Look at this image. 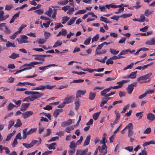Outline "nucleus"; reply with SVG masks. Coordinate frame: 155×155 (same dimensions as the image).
Here are the masks:
<instances>
[{"label": "nucleus", "mask_w": 155, "mask_h": 155, "mask_svg": "<svg viewBox=\"0 0 155 155\" xmlns=\"http://www.w3.org/2000/svg\"><path fill=\"white\" fill-rule=\"evenodd\" d=\"M41 138H39V141L37 140H33L30 143H24L23 145L26 148L29 149L33 147L34 145L36 143L37 145H39L41 143Z\"/></svg>", "instance_id": "obj_1"}, {"label": "nucleus", "mask_w": 155, "mask_h": 155, "mask_svg": "<svg viewBox=\"0 0 155 155\" xmlns=\"http://www.w3.org/2000/svg\"><path fill=\"white\" fill-rule=\"evenodd\" d=\"M44 59H40L39 61H33L30 62L29 64H26L22 66V67L26 66H32L34 67V65L39 64L42 63Z\"/></svg>", "instance_id": "obj_2"}, {"label": "nucleus", "mask_w": 155, "mask_h": 155, "mask_svg": "<svg viewBox=\"0 0 155 155\" xmlns=\"http://www.w3.org/2000/svg\"><path fill=\"white\" fill-rule=\"evenodd\" d=\"M137 82H135L128 85V87L126 88L128 93L131 94L134 89V87L137 86Z\"/></svg>", "instance_id": "obj_3"}, {"label": "nucleus", "mask_w": 155, "mask_h": 155, "mask_svg": "<svg viewBox=\"0 0 155 155\" xmlns=\"http://www.w3.org/2000/svg\"><path fill=\"white\" fill-rule=\"evenodd\" d=\"M152 74L151 73H149L145 75L142 76L137 78V81L140 83H142V82L141 81L145 80L148 79L149 77Z\"/></svg>", "instance_id": "obj_4"}, {"label": "nucleus", "mask_w": 155, "mask_h": 155, "mask_svg": "<svg viewBox=\"0 0 155 155\" xmlns=\"http://www.w3.org/2000/svg\"><path fill=\"white\" fill-rule=\"evenodd\" d=\"M21 39L17 38V41L19 44H21L23 43H25L28 42L27 40L25 39L28 38V37L26 35H22L21 36Z\"/></svg>", "instance_id": "obj_5"}, {"label": "nucleus", "mask_w": 155, "mask_h": 155, "mask_svg": "<svg viewBox=\"0 0 155 155\" xmlns=\"http://www.w3.org/2000/svg\"><path fill=\"white\" fill-rule=\"evenodd\" d=\"M74 98V96L73 95L67 97L64 99V103L65 104L71 103L73 101Z\"/></svg>", "instance_id": "obj_6"}, {"label": "nucleus", "mask_w": 155, "mask_h": 155, "mask_svg": "<svg viewBox=\"0 0 155 155\" xmlns=\"http://www.w3.org/2000/svg\"><path fill=\"white\" fill-rule=\"evenodd\" d=\"M33 113V112L32 111H28L23 113L22 116L24 119H26L32 115Z\"/></svg>", "instance_id": "obj_7"}, {"label": "nucleus", "mask_w": 155, "mask_h": 155, "mask_svg": "<svg viewBox=\"0 0 155 155\" xmlns=\"http://www.w3.org/2000/svg\"><path fill=\"white\" fill-rule=\"evenodd\" d=\"M86 92V90H79L77 91L76 94V97L78 98L81 97V95H84Z\"/></svg>", "instance_id": "obj_8"}, {"label": "nucleus", "mask_w": 155, "mask_h": 155, "mask_svg": "<svg viewBox=\"0 0 155 155\" xmlns=\"http://www.w3.org/2000/svg\"><path fill=\"white\" fill-rule=\"evenodd\" d=\"M4 12L3 11H0V22L5 20L9 17L8 14L6 15L5 16L4 15Z\"/></svg>", "instance_id": "obj_9"}, {"label": "nucleus", "mask_w": 155, "mask_h": 155, "mask_svg": "<svg viewBox=\"0 0 155 155\" xmlns=\"http://www.w3.org/2000/svg\"><path fill=\"white\" fill-rule=\"evenodd\" d=\"M30 103H23L21 104L20 108L21 111H25L28 107Z\"/></svg>", "instance_id": "obj_10"}, {"label": "nucleus", "mask_w": 155, "mask_h": 155, "mask_svg": "<svg viewBox=\"0 0 155 155\" xmlns=\"http://www.w3.org/2000/svg\"><path fill=\"white\" fill-rule=\"evenodd\" d=\"M32 95V96L34 100L41 97L43 95V94L38 92L34 91V94Z\"/></svg>", "instance_id": "obj_11"}, {"label": "nucleus", "mask_w": 155, "mask_h": 155, "mask_svg": "<svg viewBox=\"0 0 155 155\" xmlns=\"http://www.w3.org/2000/svg\"><path fill=\"white\" fill-rule=\"evenodd\" d=\"M73 120L71 119H69L67 121H64L61 124V126L62 127H64L69 125L73 123Z\"/></svg>", "instance_id": "obj_12"}, {"label": "nucleus", "mask_w": 155, "mask_h": 155, "mask_svg": "<svg viewBox=\"0 0 155 155\" xmlns=\"http://www.w3.org/2000/svg\"><path fill=\"white\" fill-rule=\"evenodd\" d=\"M110 90V88L109 87L105 89L102 91L101 92V94L102 96H104L105 97H108L106 95H107V93L109 92Z\"/></svg>", "instance_id": "obj_13"}, {"label": "nucleus", "mask_w": 155, "mask_h": 155, "mask_svg": "<svg viewBox=\"0 0 155 155\" xmlns=\"http://www.w3.org/2000/svg\"><path fill=\"white\" fill-rule=\"evenodd\" d=\"M45 89H48V85H47L46 86L41 85L38 87H36L35 88L32 89L33 90H43Z\"/></svg>", "instance_id": "obj_14"}, {"label": "nucleus", "mask_w": 155, "mask_h": 155, "mask_svg": "<svg viewBox=\"0 0 155 155\" xmlns=\"http://www.w3.org/2000/svg\"><path fill=\"white\" fill-rule=\"evenodd\" d=\"M147 118L149 120L153 121L155 119V116L153 114L149 113L147 114Z\"/></svg>", "instance_id": "obj_15"}, {"label": "nucleus", "mask_w": 155, "mask_h": 155, "mask_svg": "<svg viewBox=\"0 0 155 155\" xmlns=\"http://www.w3.org/2000/svg\"><path fill=\"white\" fill-rule=\"evenodd\" d=\"M22 133L23 139H25L26 138L27 135H30L29 131H28V129L27 128L23 130Z\"/></svg>", "instance_id": "obj_16"}, {"label": "nucleus", "mask_w": 155, "mask_h": 155, "mask_svg": "<svg viewBox=\"0 0 155 155\" xmlns=\"http://www.w3.org/2000/svg\"><path fill=\"white\" fill-rule=\"evenodd\" d=\"M146 45H155V38H152L150 40L147 41L145 43Z\"/></svg>", "instance_id": "obj_17"}, {"label": "nucleus", "mask_w": 155, "mask_h": 155, "mask_svg": "<svg viewBox=\"0 0 155 155\" xmlns=\"http://www.w3.org/2000/svg\"><path fill=\"white\" fill-rule=\"evenodd\" d=\"M74 104H75V109L76 110H77L80 106V103L79 99H76L74 101Z\"/></svg>", "instance_id": "obj_18"}, {"label": "nucleus", "mask_w": 155, "mask_h": 155, "mask_svg": "<svg viewBox=\"0 0 155 155\" xmlns=\"http://www.w3.org/2000/svg\"><path fill=\"white\" fill-rule=\"evenodd\" d=\"M63 111V110L62 109H57L55 110L53 114V115L55 117H57L58 115L60 113Z\"/></svg>", "instance_id": "obj_19"}, {"label": "nucleus", "mask_w": 155, "mask_h": 155, "mask_svg": "<svg viewBox=\"0 0 155 155\" xmlns=\"http://www.w3.org/2000/svg\"><path fill=\"white\" fill-rule=\"evenodd\" d=\"M103 46V45L102 44H102H101L99 45H98V47L97 48V49H96V50L95 54H103V53H105V52H106V51H103V52H100V53H98L97 51V50H101V48Z\"/></svg>", "instance_id": "obj_20"}, {"label": "nucleus", "mask_w": 155, "mask_h": 155, "mask_svg": "<svg viewBox=\"0 0 155 155\" xmlns=\"http://www.w3.org/2000/svg\"><path fill=\"white\" fill-rule=\"evenodd\" d=\"M90 138L91 136L90 135H88L87 136L83 144V146H87L89 143Z\"/></svg>", "instance_id": "obj_21"}, {"label": "nucleus", "mask_w": 155, "mask_h": 155, "mask_svg": "<svg viewBox=\"0 0 155 155\" xmlns=\"http://www.w3.org/2000/svg\"><path fill=\"white\" fill-rule=\"evenodd\" d=\"M16 107V105H14L12 103H10L7 107L8 110H10L13 109L14 107Z\"/></svg>", "instance_id": "obj_22"}, {"label": "nucleus", "mask_w": 155, "mask_h": 155, "mask_svg": "<svg viewBox=\"0 0 155 155\" xmlns=\"http://www.w3.org/2000/svg\"><path fill=\"white\" fill-rule=\"evenodd\" d=\"M96 95V93L90 92L89 96V99L91 100H93L95 97Z\"/></svg>", "instance_id": "obj_23"}, {"label": "nucleus", "mask_w": 155, "mask_h": 155, "mask_svg": "<svg viewBox=\"0 0 155 155\" xmlns=\"http://www.w3.org/2000/svg\"><path fill=\"white\" fill-rule=\"evenodd\" d=\"M34 101V99L32 97V96H29L28 97L25 98L23 100V101L29 102L33 101Z\"/></svg>", "instance_id": "obj_24"}, {"label": "nucleus", "mask_w": 155, "mask_h": 155, "mask_svg": "<svg viewBox=\"0 0 155 155\" xmlns=\"http://www.w3.org/2000/svg\"><path fill=\"white\" fill-rule=\"evenodd\" d=\"M12 101L15 104V105L16 107H18L20 105L22 101L21 100L16 101L15 100H12Z\"/></svg>", "instance_id": "obj_25"}, {"label": "nucleus", "mask_w": 155, "mask_h": 155, "mask_svg": "<svg viewBox=\"0 0 155 155\" xmlns=\"http://www.w3.org/2000/svg\"><path fill=\"white\" fill-rule=\"evenodd\" d=\"M100 21H103L106 23H110V21H108L107 19L103 16H101L100 18Z\"/></svg>", "instance_id": "obj_26"}, {"label": "nucleus", "mask_w": 155, "mask_h": 155, "mask_svg": "<svg viewBox=\"0 0 155 155\" xmlns=\"http://www.w3.org/2000/svg\"><path fill=\"white\" fill-rule=\"evenodd\" d=\"M76 19V17H73L71 18L69 21L67 23V25H70L73 24Z\"/></svg>", "instance_id": "obj_27"}, {"label": "nucleus", "mask_w": 155, "mask_h": 155, "mask_svg": "<svg viewBox=\"0 0 155 155\" xmlns=\"http://www.w3.org/2000/svg\"><path fill=\"white\" fill-rule=\"evenodd\" d=\"M137 71H134L132 72L130 74L127 76V77L128 78H130L134 79L136 77V75H135L136 74Z\"/></svg>", "instance_id": "obj_28"}, {"label": "nucleus", "mask_w": 155, "mask_h": 155, "mask_svg": "<svg viewBox=\"0 0 155 155\" xmlns=\"http://www.w3.org/2000/svg\"><path fill=\"white\" fill-rule=\"evenodd\" d=\"M22 125V123L19 119H17L16 124L15 125L14 127H20Z\"/></svg>", "instance_id": "obj_29"}, {"label": "nucleus", "mask_w": 155, "mask_h": 155, "mask_svg": "<svg viewBox=\"0 0 155 155\" xmlns=\"http://www.w3.org/2000/svg\"><path fill=\"white\" fill-rule=\"evenodd\" d=\"M76 143L74 141H72L70 143L69 147L71 149H75L76 147Z\"/></svg>", "instance_id": "obj_30"}, {"label": "nucleus", "mask_w": 155, "mask_h": 155, "mask_svg": "<svg viewBox=\"0 0 155 155\" xmlns=\"http://www.w3.org/2000/svg\"><path fill=\"white\" fill-rule=\"evenodd\" d=\"M75 126H71L69 127H67L65 129V131L68 133H69L71 132V130H73L74 129V127Z\"/></svg>", "instance_id": "obj_31"}, {"label": "nucleus", "mask_w": 155, "mask_h": 155, "mask_svg": "<svg viewBox=\"0 0 155 155\" xmlns=\"http://www.w3.org/2000/svg\"><path fill=\"white\" fill-rule=\"evenodd\" d=\"M6 45L7 47H16V46L14 43H12L9 41H7L6 44Z\"/></svg>", "instance_id": "obj_32"}, {"label": "nucleus", "mask_w": 155, "mask_h": 155, "mask_svg": "<svg viewBox=\"0 0 155 155\" xmlns=\"http://www.w3.org/2000/svg\"><path fill=\"white\" fill-rule=\"evenodd\" d=\"M100 113L101 112H99L93 114V118L94 120H96L97 119Z\"/></svg>", "instance_id": "obj_33"}, {"label": "nucleus", "mask_w": 155, "mask_h": 155, "mask_svg": "<svg viewBox=\"0 0 155 155\" xmlns=\"http://www.w3.org/2000/svg\"><path fill=\"white\" fill-rule=\"evenodd\" d=\"M62 44V43L61 41L59 40H58L56 41L54 45H53V47L55 48L58 46H60Z\"/></svg>", "instance_id": "obj_34"}, {"label": "nucleus", "mask_w": 155, "mask_h": 155, "mask_svg": "<svg viewBox=\"0 0 155 155\" xmlns=\"http://www.w3.org/2000/svg\"><path fill=\"white\" fill-rule=\"evenodd\" d=\"M38 43L40 44H44L46 41L43 38H38Z\"/></svg>", "instance_id": "obj_35"}, {"label": "nucleus", "mask_w": 155, "mask_h": 155, "mask_svg": "<svg viewBox=\"0 0 155 155\" xmlns=\"http://www.w3.org/2000/svg\"><path fill=\"white\" fill-rule=\"evenodd\" d=\"M14 121L13 120H10L9 123L8 125V128L9 130L14 125Z\"/></svg>", "instance_id": "obj_36"}, {"label": "nucleus", "mask_w": 155, "mask_h": 155, "mask_svg": "<svg viewBox=\"0 0 155 155\" xmlns=\"http://www.w3.org/2000/svg\"><path fill=\"white\" fill-rule=\"evenodd\" d=\"M57 145L55 143H53L49 144V150L54 149Z\"/></svg>", "instance_id": "obj_37"}, {"label": "nucleus", "mask_w": 155, "mask_h": 155, "mask_svg": "<svg viewBox=\"0 0 155 155\" xmlns=\"http://www.w3.org/2000/svg\"><path fill=\"white\" fill-rule=\"evenodd\" d=\"M69 19V18L67 16H65L62 18V21L61 23L64 24H65Z\"/></svg>", "instance_id": "obj_38"}, {"label": "nucleus", "mask_w": 155, "mask_h": 155, "mask_svg": "<svg viewBox=\"0 0 155 155\" xmlns=\"http://www.w3.org/2000/svg\"><path fill=\"white\" fill-rule=\"evenodd\" d=\"M107 147L106 144L103 145L102 147V148H101V150H100V151H101L103 150H104V151H103L102 152L103 155H104L107 153Z\"/></svg>", "instance_id": "obj_39"}, {"label": "nucleus", "mask_w": 155, "mask_h": 155, "mask_svg": "<svg viewBox=\"0 0 155 155\" xmlns=\"http://www.w3.org/2000/svg\"><path fill=\"white\" fill-rule=\"evenodd\" d=\"M32 57H35L34 58H39L42 57H48V55H33Z\"/></svg>", "instance_id": "obj_40"}, {"label": "nucleus", "mask_w": 155, "mask_h": 155, "mask_svg": "<svg viewBox=\"0 0 155 155\" xmlns=\"http://www.w3.org/2000/svg\"><path fill=\"white\" fill-rule=\"evenodd\" d=\"M68 2V0H65L63 1H61L60 2H58V4L59 5H65L67 4Z\"/></svg>", "instance_id": "obj_41"}, {"label": "nucleus", "mask_w": 155, "mask_h": 155, "mask_svg": "<svg viewBox=\"0 0 155 155\" xmlns=\"http://www.w3.org/2000/svg\"><path fill=\"white\" fill-rule=\"evenodd\" d=\"M153 11H150L148 9H147L145 10L144 12V15L147 17H148L153 12Z\"/></svg>", "instance_id": "obj_42"}, {"label": "nucleus", "mask_w": 155, "mask_h": 155, "mask_svg": "<svg viewBox=\"0 0 155 155\" xmlns=\"http://www.w3.org/2000/svg\"><path fill=\"white\" fill-rule=\"evenodd\" d=\"M86 12V11L85 9L80 10L77 12L75 13V15L78 14H81L85 13Z\"/></svg>", "instance_id": "obj_43"}, {"label": "nucleus", "mask_w": 155, "mask_h": 155, "mask_svg": "<svg viewBox=\"0 0 155 155\" xmlns=\"http://www.w3.org/2000/svg\"><path fill=\"white\" fill-rule=\"evenodd\" d=\"M145 17L143 15H140V18L138 19V21L142 22L144 21L145 19Z\"/></svg>", "instance_id": "obj_44"}, {"label": "nucleus", "mask_w": 155, "mask_h": 155, "mask_svg": "<svg viewBox=\"0 0 155 155\" xmlns=\"http://www.w3.org/2000/svg\"><path fill=\"white\" fill-rule=\"evenodd\" d=\"M19 57V54H16L15 53H13L12 54L9 56V57L11 58H16Z\"/></svg>", "instance_id": "obj_45"}, {"label": "nucleus", "mask_w": 155, "mask_h": 155, "mask_svg": "<svg viewBox=\"0 0 155 155\" xmlns=\"http://www.w3.org/2000/svg\"><path fill=\"white\" fill-rule=\"evenodd\" d=\"M134 63H131L130 64L128 65L126 67L124 68V70H126L128 69H131L133 67L134 65Z\"/></svg>", "instance_id": "obj_46"}, {"label": "nucleus", "mask_w": 155, "mask_h": 155, "mask_svg": "<svg viewBox=\"0 0 155 155\" xmlns=\"http://www.w3.org/2000/svg\"><path fill=\"white\" fill-rule=\"evenodd\" d=\"M13 5L11 4L7 5L5 7V9L7 11H9L13 8Z\"/></svg>", "instance_id": "obj_47"}, {"label": "nucleus", "mask_w": 155, "mask_h": 155, "mask_svg": "<svg viewBox=\"0 0 155 155\" xmlns=\"http://www.w3.org/2000/svg\"><path fill=\"white\" fill-rule=\"evenodd\" d=\"M104 97H103L101 100V103L100 104V106L102 107L103 106L104 104H106L107 102V100L104 99Z\"/></svg>", "instance_id": "obj_48"}, {"label": "nucleus", "mask_w": 155, "mask_h": 155, "mask_svg": "<svg viewBox=\"0 0 155 155\" xmlns=\"http://www.w3.org/2000/svg\"><path fill=\"white\" fill-rule=\"evenodd\" d=\"M55 25H56L54 28V29L55 30L63 26V25H62L61 23H56Z\"/></svg>", "instance_id": "obj_49"}, {"label": "nucleus", "mask_w": 155, "mask_h": 155, "mask_svg": "<svg viewBox=\"0 0 155 155\" xmlns=\"http://www.w3.org/2000/svg\"><path fill=\"white\" fill-rule=\"evenodd\" d=\"M133 124L132 123H129L126 127H125V129H127L129 130H132Z\"/></svg>", "instance_id": "obj_50"}, {"label": "nucleus", "mask_w": 155, "mask_h": 155, "mask_svg": "<svg viewBox=\"0 0 155 155\" xmlns=\"http://www.w3.org/2000/svg\"><path fill=\"white\" fill-rule=\"evenodd\" d=\"M110 52L111 53L114 54H117L119 52V51H117L114 49H112L111 48L110 49Z\"/></svg>", "instance_id": "obj_51"}, {"label": "nucleus", "mask_w": 155, "mask_h": 155, "mask_svg": "<svg viewBox=\"0 0 155 155\" xmlns=\"http://www.w3.org/2000/svg\"><path fill=\"white\" fill-rule=\"evenodd\" d=\"M99 36L98 34H97L92 39V42L94 41H97L99 39Z\"/></svg>", "instance_id": "obj_52"}, {"label": "nucleus", "mask_w": 155, "mask_h": 155, "mask_svg": "<svg viewBox=\"0 0 155 155\" xmlns=\"http://www.w3.org/2000/svg\"><path fill=\"white\" fill-rule=\"evenodd\" d=\"M124 149L129 152H131L133 151V148L132 146H128L127 147H125Z\"/></svg>", "instance_id": "obj_53"}, {"label": "nucleus", "mask_w": 155, "mask_h": 155, "mask_svg": "<svg viewBox=\"0 0 155 155\" xmlns=\"http://www.w3.org/2000/svg\"><path fill=\"white\" fill-rule=\"evenodd\" d=\"M114 112H115V114L116 115V119L115 120H117L119 121L120 118V114H119V113L118 111H117L116 110H115Z\"/></svg>", "instance_id": "obj_54"}, {"label": "nucleus", "mask_w": 155, "mask_h": 155, "mask_svg": "<svg viewBox=\"0 0 155 155\" xmlns=\"http://www.w3.org/2000/svg\"><path fill=\"white\" fill-rule=\"evenodd\" d=\"M132 15V14H123L120 16V17H122L124 18H127V17H128L131 16Z\"/></svg>", "instance_id": "obj_55"}, {"label": "nucleus", "mask_w": 155, "mask_h": 155, "mask_svg": "<svg viewBox=\"0 0 155 155\" xmlns=\"http://www.w3.org/2000/svg\"><path fill=\"white\" fill-rule=\"evenodd\" d=\"M83 139V137L82 136H81L80 137V138L79 140H78L77 142H76V145H80L81 143L82 142V140Z\"/></svg>", "instance_id": "obj_56"}, {"label": "nucleus", "mask_w": 155, "mask_h": 155, "mask_svg": "<svg viewBox=\"0 0 155 155\" xmlns=\"http://www.w3.org/2000/svg\"><path fill=\"white\" fill-rule=\"evenodd\" d=\"M13 134V133H11L8 134L6 138L5 139L6 141H8L12 137Z\"/></svg>", "instance_id": "obj_57"}, {"label": "nucleus", "mask_w": 155, "mask_h": 155, "mask_svg": "<svg viewBox=\"0 0 155 155\" xmlns=\"http://www.w3.org/2000/svg\"><path fill=\"white\" fill-rule=\"evenodd\" d=\"M91 39V38L90 37L87 38L84 41V44L86 45H88Z\"/></svg>", "instance_id": "obj_58"}, {"label": "nucleus", "mask_w": 155, "mask_h": 155, "mask_svg": "<svg viewBox=\"0 0 155 155\" xmlns=\"http://www.w3.org/2000/svg\"><path fill=\"white\" fill-rule=\"evenodd\" d=\"M128 52V50H124L121 51L120 54L118 55V56L126 54Z\"/></svg>", "instance_id": "obj_59"}, {"label": "nucleus", "mask_w": 155, "mask_h": 155, "mask_svg": "<svg viewBox=\"0 0 155 155\" xmlns=\"http://www.w3.org/2000/svg\"><path fill=\"white\" fill-rule=\"evenodd\" d=\"M153 63V62H151L150 63L147 64V65L143 66H142V69L143 70L147 68L148 67L152 65Z\"/></svg>", "instance_id": "obj_60"}, {"label": "nucleus", "mask_w": 155, "mask_h": 155, "mask_svg": "<svg viewBox=\"0 0 155 155\" xmlns=\"http://www.w3.org/2000/svg\"><path fill=\"white\" fill-rule=\"evenodd\" d=\"M74 11V8H72L69 9V10L67 12V13L68 14L71 15Z\"/></svg>", "instance_id": "obj_61"}, {"label": "nucleus", "mask_w": 155, "mask_h": 155, "mask_svg": "<svg viewBox=\"0 0 155 155\" xmlns=\"http://www.w3.org/2000/svg\"><path fill=\"white\" fill-rule=\"evenodd\" d=\"M70 8V6L69 5L65 6L61 8L62 10H64L65 12L69 10Z\"/></svg>", "instance_id": "obj_62"}, {"label": "nucleus", "mask_w": 155, "mask_h": 155, "mask_svg": "<svg viewBox=\"0 0 155 155\" xmlns=\"http://www.w3.org/2000/svg\"><path fill=\"white\" fill-rule=\"evenodd\" d=\"M112 59H108L106 61V64L107 65H109V64H113L114 62L111 60Z\"/></svg>", "instance_id": "obj_63"}, {"label": "nucleus", "mask_w": 155, "mask_h": 155, "mask_svg": "<svg viewBox=\"0 0 155 155\" xmlns=\"http://www.w3.org/2000/svg\"><path fill=\"white\" fill-rule=\"evenodd\" d=\"M129 104H128L127 105L125 106L123 108V110L121 111V113H124L126 111V110L129 108Z\"/></svg>", "instance_id": "obj_64"}]
</instances>
